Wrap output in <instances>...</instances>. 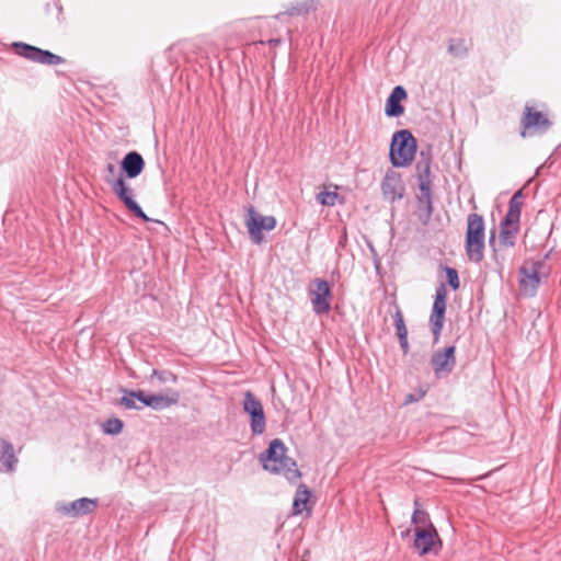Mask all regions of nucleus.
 I'll list each match as a JSON object with an SVG mask.
<instances>
[{
    "mask_svg": "<svg viewBox=\"0 0 561 561\" xmlns=\"http://www.w3.org/2000/svg\"><path fill=\"white\" fill-rule=\"evenodd\" d=\"M287 447L280 438H274L260 455V462L265 471L283 474L288 482L296 483L301 477L297 462L287 456Z\"/></svg>",
    "mask_w": 561,
    "mask_h": 561,
    "instance_id": "f257e3e1",
    "label": "nucleus"
},
{
    "mask_svg": "<svg viewBox=\"0 0 561 561\" xmlns=\"http://www.w3.org/2000/svg\"><path fill=\"white\" fill-rule=\"evenodd\" d=\"M421 160L416 163L417 181L420 194L417 195V206L420 209V220L427 224L433 215L432 201V180H431V157L421 151Z\"/></svg>",
    "mask_w": 561,
    "mask_h": 561,
    "instance_id": "f03ea898",
    "label": "nucleus"
},
{
    "mask_svg": "<svg viewBox=\"0 0 561 561\" xmlns=\"http://www.w3.org/2000/svg\"><path fill=\"white\" fill-rule=\"evenodd\" d=\"M485 227L483 217L472 213L467 218L466 253L471 262L480 263L484 257Z\"/></svg>",
    "mask_w": 561,
    "mask_h": 561,
    "instance_id": "7ed1b4c3",
    "label": "nucleus"
},
{
    "mask_svg": "<svg viewBox=\"0 0 561 561\" xmlns=\"http://www.w3.org/2000/svg\"><path fill=\"white\" fill-rule=\"evenodd\" d=\"M416 152V139L409 129H400L392 135L389 158L394 168L409 165Z\"/></svg>",
    "mask_w": 561,
    "mask_h": 561,
    "instance_id": "20e7f679",
    "label": "nucleus"
},
{
    "mask_svg": "<svg viewBox=\"0 0 561 561\" xmlns=\"http://www.w3.org/2000/svg\"><path fill=\"white\" fill-rule=\"evenodd\" d=\"M106 183L110 185L116 197L125 205V207L134 214L135 217L141 219L145 222L151 219L146 215L139 204L135 201L134 190L126 183L123 175L117 178H106Z\"/></svg>",
    "mask_w": 561,
    "mask_h": 561,
    "instance_id": "39448f33",
    "label": "nucleus"
},
{
    "mask_svg": "<svg viewBox=\"0 0 561 561\" xmlns=\"http://www.w3.org/2000/svg\"><path fill=\"white\" fill-rule=\"evenodd\" d=\"M520 125V135L525 138L536 134L542 135L547 133L552 126V123L543 113L535 110L530 105H525Z\"/></svg>",
    "mask_w": 561,
    "mask_h": 561,
    "instance_id": "423d86ee",
    "label": "nucleus"
},
{
    "mask_svg": "<svg viewBox=\"0 0 561 561\" xmlns=\"http://www.w3.org/2000/svg\"><path fill=\"white\" fill-rule=\"evenodd\" d=\"M12 48L19 56L33 62L48 66H57L65 62L61 56L23 42H14Z\"/></svg>",
    "mask_w": 561,
    "mask_h": 561,
    "instance_id": "0eeeda50",
    "label": "nucleus"
},
{
    "mask_svg": "<svg viewBox=\"0 0 561 561\" xmlns=\"http://www.w3.org/2000/svg\"><path fill=\"white\" fill-rule=\"evenodd\" d=\"M245 226L253 243L260 244L263 241L262 231H271L276 227V219L273 216H262L253 206H249L245 216Z\"/></svg>",
    "mask_w": 561,
    "mask_h": 561,
    "instance_id": "6e6552de",
    "label": "nucleus"
},
{
    "mask_svg": "<svg viewBox=\"0 0 561 561\" xmlns=\"http://www.w3.org/2000/svg\"><path fill=\"white\" fill-rule=\"evenodd\" d=\"M446 283L440 282L435 290L434 302L432 306V312L430 317V324L434 336V342L438 341L444 327L446 313Z\"/></svg>",
    "mask_w": 561,
    "mask_h": 561,
    "instance_id": "1a4fd4ad",
    "label": "nucleus"
},
{
    "mask_svg": "<svg viewBox=\"0 0 561 561\" xmlns=\"http://www.w3.org/2000/svg\"><path fill=\"white\" fill-rule=\"evenodd\" d=\"M243 410L250 415L252 435L263 434L266 424L263 405L251 391H247L244 394Z\"/></svg>",
    "mask_w": 561,
    "mask_h": 561,
    "instance_id": "9d476101",
    "label": "nucleus"
},
{
    "mask_svg": "<svg viewBox=\"0 0 561 561\" xmlns=\"http://www.w3.org/2000/svg\"><path fill=\"white\" fill-rule=\"evenodd\" d=\"M457 364L456 346L449 345L435 351L431 356V365L436 378H443L453 373Z\"/></svg>",
    "mask_w": 561,
    "mask_h": 561,
    "instance_id": "9b49d317",
    "label": "nucleus"
},
{
    "mask_svg": "<svg viewBox=\"0 0 561 561\" xmlns=\"http://www.w3.org/2000/svg\"><path fill=\"white\" fill-rule=\"evenodd\" d=\"M310 294L313 312L319 316L329 313L333 298L329 282L317 278L314 280V289L310 290Z\"/></svg>",
    "mask_w": 561,
    "mask_h": 561,
    "instance_id": "f8f14e48",
    "label": "nucleus"
},
{
    "mask_svg": "<svg viewBox=\"0 0 561 561\" xmlns=\"http://www.w3.org/2000/svg\"><path fill=\"white\" fill-rule=\"evenodd\" d=\"M405 185L399 172L387 170L381 182V193L386 201L394 203L403 198Z\"/></svg>",
    "mask_w": 561,
    "mask_h": 561,
    "instance_id": "ddd939ff",
    "label": "nucleus"
},
{
    "mask_svg": "<svg viewBox=\"0 0 561 561\" xmlns=\"http://www.w3.org/2000/svg\"><path fill=\"white\" fill-rule=\"evenodd\" d=\"M99 499L81 497L69 503H57L56 511L66 516L82 517L96 508Z\"/></svg>",
    "mask_w": 561,
    "mask_h": 561,
    "instance_id": "4468645a",
    "label": "nucleus"
},
{
    "mask_svg": "<svg viewBox=\"0 0 561 561\" xmlns=\"http://www.w3.org/2000/svg\"><path fill=\"white\" fill-rule=\"evenodd\" d=\"M138 394L139 402L156 411L175 405L180 400V392L176 390H169L165 394H146L142 390H138Z\"/></svg>",
    "mask_w": 561,
    "mask_h": 561,
    "instance_id": "2eb2a0df",
    "label": "nucleus"
},
{
    "mask_svg": "<svg viewBox=\"0 0 561 561\" xmlns=\"http://www.w3.org/2000/svg\"><path fill=\"white\" fill-rule=\"evenodd\" d=\"M436 541L442 543L434 525H431V528H414V548L421 556L428 554L434 549Z\"/></svg>",
    "mask_w": 561,
    "mask_h": 561,
    "instance_id": "dca6fc26",
    "label": "nucleus"
},
{
    "mask_svg": "<svg viewBox=\"0 0 561 561\" xmlns=\"http://www.w3.org/2000/svg\"><path fill=\"white\" fill-rule=\"evenodd\" d=\"M119 169V175L125 179H136L145 169V160L138 151H129L121 160Z\"/></svg>",
    "mask_w": 561,
    "mask_h": 561,
    "instance_id": "f3484780",
    "label": "nucleus"
},
{
    "mask_svg": "<svg viewBox=\"0 0 561 561\" xmlns=\"http://www.w3.org/2000/svg\"><path fill=\"white\" fill-rule=\"evenodd\" d=\"M408 98L407 90L402 85H396L386 100L385 114L388 117H399L404 113L401 104Z\"/></svg>",
    "mask_w": 561,
    "mask_h": 561,
    "instance_id": "a211bd4d",
    "label": "nucleus"
},
{
    "mask_svg": "<svg viewBox=\"0 0 561 561\" xmlns=\"http://www.w3.org/2000/svg\"><path fill=\"white\" fill-rule=\"evenodd\" d=\"M542 267V263L540 261L533 262L529 266L523 265L519 268L520 274V285L526 287L530 285L533 293L539 286L540 283V270Z\"/></svg>",
    "mask_w": 561,
    "mask_h": 561,
    "instance_id": "6ab92c4d",
    "label": "nucleus"
},
{
    "mask_svg": "<svg viewBox=\"0 0 561 561\" xmlns=\"http://www.w3.org/2000/svg\"><path fill=\"white\" fill-rule=\"evenodd\" d=\"M319 3L320 0H304L297 3H291L284 12L277 14L275 18L280 19L283 15H307L310 12L316 11Z\"/></svg>",
    "mask_w": 561,
    "mask_h": 561,
    "instance_id": "aec40b11",
    "label": "nucleus"
},
{
    "mask_svg": "<svg viewBox=\"0 0 561 561\" xmlns=\"http://www.w3.org/2000/svg\"><path fill=\"white\" fill-rule=\"evenodd\" d=\"M523 191L519 190L513 194L508 202V210L502 220H506L507 224H519L522 207H523Z\"/></svg>",
    "mask_w": 561,
    "mask_h": 561,
    "instance_id": "412c9836",
    "label": "nucleus"
},
{
    "mask_svg": "<svg viewBox=\"0 0 561 561\" xmlns=\"http://www.w3.org/2000/svg\"><path fill=\"white\" fill-rule=\"evenodd\" d=\"M18 461L13 445L9 440L0 438V463L5 468V471H14Z\"/></svg>",
    "mask_w": 561,
    "mask_h": 561,
    "instance_id": "4be33fe9",
    "label": "nucleus"
},
{
    "mask_svg": "<svg viewBox=\"0 0 561 561\" xmlns=\"http://www.w3.org/2000/svg\"><path fill=\"white\" fill-rule=\"evenodd\" d=\"M519 232V224H507L506 220H502L500 224L499 242L504 247H514L517 234Z\"/></svg>",
    "mask_w": 561,
    "mask_h": 561,
    "instance_id": "5701e85b",
    "label": "nucleus"
},
{
    "mask_svg": "<svg viewBox=\"0 0 561 561\" xmlns=\"http://www.w3.org/2000/svg\"><path fill=\"white\" fill-rule=\"evenodd\" d=\"M311 496V492L305 483H300L296 490L293 501V514L299 515L307 510V503Z\"/></svg>",
    "mask_w": 561,
    "mask_h": 561,
    "instance_id": "b1692460",
    "label": "nucleus"
},
{
    "mask_svg": "<svg viewBox=\"0 0 561 561\" xmlns=\"http://www.w3.org/2000/svg\"><path fill=\"white\" fill-rule=\"evenodd\" d=\"M411 522L415 527L421 528H431V525H433L428 513L422 508L419 500L414 501V511L411 516Z\"/></svg>",
    "mask_w": 561,
    "mask_h": 561,
    "instance_id": "393cba45",
    "label": "nucleus"
},
{
    "mask_svg": "<svg viewBox=\"0 0 561 561\" xmlns=\"http://www.w3.org/2000/svg\"><path fill=\"white\" fill-rule=\"evenodd\" d=\"M448 53L455 57V58H459V59H462L465 57H467L468 55V47L466 45V41L462 39V38H450L448 41Z\"/></svg>",
    "mask_w": 561,
    "mask_h": 561,
    "instance_id": "a878e982",
    "label": "nucleus"
},
{
    "mask_svg": "<svg viewBox=\"0 0 561 561\" xmlns=\"http://www.w3.org/2000/svg\"><path fill=\"white\" fill-rule=\"evenodd\" d=\"M439 270L444 271L446 274V283L449 285V287L456 291L460 287V280H459V274L458 271L455 267L439 264Z\"/></svg>",
    "mask_w": 561,
    "mask_h": 561,
    "instance_id": "bb28decb",
    "label": "nucleus"
},
{
    "mask_svg": "<svg viewBox=\"0 0 561 561\" xmlns=\"http://www.w3.org/2000/svg\"><path fill=\"white\" fill-rule=\"evenodd\" d=\"M124 423L118 417H111L106 420L103 425V432L107 435H117L122 432Z\"/></svg>",
    "mask_w": 561,
    "mask_h": 561,
    "instance_id": "cd10ccee",
    "label": "nucleus"
},
{
    "mask_svg": "<svg viewBox=\"0 0 561 561\" xmlns=\"http://www.w3.org/2000/svg\"><path fill=\"white\" fill-rule=\"evenodd\" d=\"M394 320V327H396V334L398 339H401L402 336H408V329L403 319L402 311L398 306H396V312L393 314Z\"/></svg>",
    "mask_w": 561,
    "mask_h": 561,
    "instance_id": "c85d7f7f",
    "label": "nucleus"
},
{
    "mask_svg": "<svg viewBox=\"0 0 561 561\" xmlns=\"http://www.w3.org/2000/svg\"><path fill=\"white\" fill-rule=\"evenodd\" d=\"M124 392L125 394L119 400L121 404L126 409L139 410L140 407H138L135 402V400L139 401L138 390H124Z\"/></svg>",
    "mask_w": 561,
    "mask_h": 561,
    "instance_id": "c756f323",
    "label": "nucleus"
},
{
    "mask_svg": "<svg viewBox=\"0 0 561 561\" xmlns=\"http://www.w3.org/2000/svg\"><path fill=\"white\" fill-rule=\"evenodd\" d=\"M157 378L160 382L162 383H167V382H172V383H176L178 382V376L170 371V370H159V369H153L152 370V374H151V378Z\"/></svg>",
    "mask_w": 561,
    "mask_h": 561,
    "instance_id": "7c9ffc66",
    "label": "nucleus"
},
{
    "mask_svg": "<svg viewBox=\"0 0 561 561\" xmlns=\"http://www.w3.org/2000/svg\"><path fill=\"white\" fill-rule=\"evenodd\" d=\"M339 197V194L336 192H320L317 195V201L324 206H334L335 202Z\"/></svg>",
    "mask_w": 561,
    "mask_h": 561,
    "instance_id": "2f4dec72",
    "label": "nucleus"
},
{
    "mask_svg": "<svg viewBox=\"0 0 561 561\" xmlns=\"http://www.w3.org/2000/svg\"><path fill=\"white\" fill-rule=\"evenodd\" d=\"M426 391L422 390V389H419L416 390L415 392L413 393H409L407 397H405V403H413V402H417L420 401L421 399L424 398Z\"/></svg>",
    "mask_w": 561,
    "mask_h": 561,
    "instance_id": "473e14b6",
    "label": "nucleus"
},
{
    "mask_svg": "<svg viewBox=\"0 0 561 561\" xmlns=\"http://www.w3.org/2000/svg\"><path fill=\"white\" fill-rule=\"evenodd\" d=\"M399 340V344H400V347L402 350V353L404 355H407L410 351V345H409V341H408V336H402L401 339H398Z\"/></svg>",
    "mask_w": 561,
    "mask_h": 561,
    "instance_id": "72a5a7b5",
    "label": "nucleus"
},
{
    "mask_svg": "<svg viewBox=\"0 0 561 561\" xmlns=\"http://www.w3.org/2000/svg\"><path fill=\"white\" fill-rule=\"evenodd\" d=\"M489 244L493 249L494 259L497 262L496 248H495V229H492L490 232Z\"/></svg>",
    "mask_w": 561,
    "mask_h": 561,
    "instance_id": "f704fd0d",
    "label": "nucleus"
},
{
    "mask_svg": "<svg viewBox=\"0 0 561 561\" xmlns=\"http://www.w3.org/2000/svg\"><path fill=\"white\" fill-rule=\"evenodd\" d=\"M55 5H56V9H57V13H58V15H57V20H58L59 22H62V21H64V15H62V5L60 4V2H59V1H56Z\"/></svg>",
    "mask_w": 561,
    "mask_h": 561,
    "instance_id": "c9c22d12",
    "label": "nucleus"
},
{
    "mask_svg": "<svg viewBox=\"0 0 561 561\" xmlns=\"http://www.w3.org/2000/svg\"><path fill=\"white\" fill-rule=\"evenodd\" d=\"M106 171L110 175H114L116 172V168L113 163H107Z\"/></svg>",
    "mask_w": 561,
    "mask_h": 561,
    "instance_id": "e433bc0d",
    "label": "nucleus"
},
{
    "mask_svg": "<svg viewBox=\"0 0 561 561\" xmlns=\"http://www.w3.org/2000/svg\"><path fill=\"white\" fill-rule=\"evenodd\" d=\"M280 43H282V38H278V37L277 38H271V39L267 41V44L270 46H277Z\"/></svg>",
    "mask_w": 561,
    "mask_h": 561,
    "instance_id": "4c0bfd02",
    "label": "nucleus"
}]
</instances>
